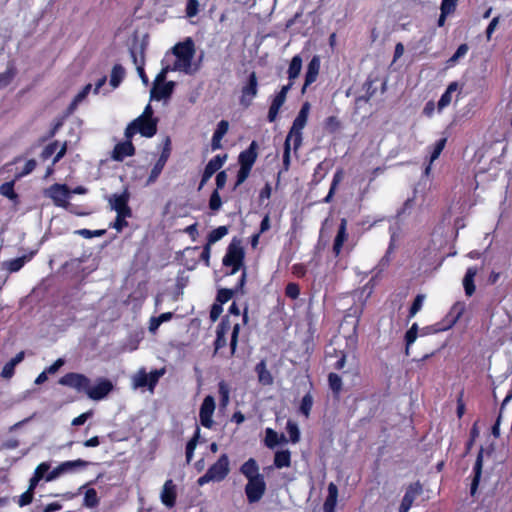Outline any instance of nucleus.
Masks as SVG:
<instances>
[{
	"instance_id": "60",
	"label": "nucleus",
	"mask_w": 512,
	"mask_h": 512,
	"mask_svg": "<svg viewBox=\"0 0 512 512\" xmlns=\"http://www.w3.org/2000/svg\"><path fill=\"white\" fill-rule=\"evenodd\" d=\"M424 295H418L413 304H412V307L410 309V315L411 316H414L418 311H420V309L422 308V305L424 303Z\"/></svg>"
},
{
	"instance_id": "19",
	"label": "nucleus",
	"mask_w": 512,
	"mask_h": 512,
	"mask_svg": "<svg viewBox=\"0 0 512 512\" xmlns=\"http://www.w3.org/2000/svg\"><path fill=\"white\" fill-rule=\"evenodd\" d=\"M257 94V78L255 73H251L249 76V81L246 86L242 89V96H241V104H243L245 107H248L253 98Z\"/></svg>"
},
{
	"instance_id": "48",
	"label": "nucleus",
	"mask_w": 512,
	"mask_h": 512,
	"mask_svg": "<svg viewBox=\"0 0 512 512\" xmlns=\"http://www.w3.org/2000/svg\"><path fill=\"white\" fill-rule=\"evenodd\" d=\"M224 237V226H219L212 230L207 237V245L211 246L215 242L221 240Z\"/></svg>"
},
{
	"instance_id": "57",
	"label": "nucleus",
	"mask_w": 512,
	"mask_h": 512,
	"mask_svg": "<svg viewBox=\"0 0 512 512\" xmlns=\"http://www.w3.org/2000/svg\"><path fill=\"white\" fill-rule=\"evenodd\" d=\"M340 128V121L335 116H330L325 120V129L329 132H336Z\"/></svg>"
},
{
	"instance_id": "64",
	"label": "nucleus",
	"mask_w": 512,
	"mask_h": 512,
	"mask_svg": "<svg viewBox=\"0 0 512 512\" xmlns=\"http://www.w3.org/2000/svg\"><path fill=\"white\" fill-rule=\"evenodd\" d=\"M63 474L64 473L62 471V468L60 467V465H58L53 470H51L50 472H48L46 474L45 480L47 482H50V481H53V480L57 479L58 477H60Z\"/></svg>"
},
{
	"instance_id": "53",
	"label": "nucleus",
	"mask_w": 512,
	"mask_h": 512,
	"mask_svg": "<svg viewBox=\"0 0 512 512\" xmlns=\"http://www.w3.org/2000/svg\"><path fill=\"white\" fill-rule=\"evenodd\" d=\"M328 380H329L330 388L335 393H339L341 391V389H342V380H341V378L337 374H335V373H330L329 377H328Z\"/></svg>"
},
{
	"instance_id": "33",
	"label": "nucleus",
	"mask_w": 512,
	"mask_h": 512,
	"mask_svg": "<svg viewBox=\"0 0 512 512\" xmlns=\"http://www.w3.org/2000/svg\"><path fill=\"white\" fill-rule=\"evenodd\" d=\"M482 465H483V451L481 450L477 456L476 463L474 466L475 476H474V479L471 484V494L472 495H474L477 490V487H478V484L480 481V477H481V473H482Z\"/></svg>"
},
{
	"instance_id": "41",
	"label": "nucleus",
	"mask_w": 512,
	"mask_h": 512,
	"mask_svg": "<svg viewBox=\"0 0 512 512\" xmlns=\"http://www.w3.org/2000/svg\"><path fill=\"white\" fill-rule=\"evenodd\" d=\"M446 144V139H440L434 146L433 152L430 156V163H433L441 154L442 150L444 149ZM431 164H429L425 169V174L428 175L431 170Z\"/></svg>"
},
{
	"instance_id": "13",
	"label": "nucleus",
	"mask_w": 512,
	"mask_h": 512,
	"mask_svg": "<svg viewBox=\"0 0 512 512\" xmlns=\"http://www.w3.org/2000/svg\"><path fill=\"white\" fill-rule=\"evenodd\" d=\"M129 198V192L124 190L121 194H113L109 199V203L117 214L132 215V210L128 205Z\"/></svg>"
},
{
	"instance_id": "56",
	"label": "nucleus",
	"mask_w": 512,
	"mask_h": 512,
	"mask_svg": "<svg viewBox=\"0 0 512 512\" xmlns=\"http://www.w3.org/2000/svg\"><path fill=\"white\" fill-rule=\"evenodd\" d=\"M199 12V1L198 0H187L186 15L187 17H194Z\"/></svg>"
},
{
	"instance_id": "9",
	"label": "nucleus",
	"mask_w": 512,
	"mask_h": 512,
	"mask_svg": "<svg viewBox=\"0 0 512 512\" xmlns=\"http://www.w3.org/2000/svg\"><path fill=\"white\" fill-rule=\"evenodd\" d=\"M266 491L264 477H256L248 480L245 487L247 499L250 503L258 502Z\"/></svg>"
},
{
	"instance_id": "15",
	"label": "nucleus",
	"mask_w": 512,
	"mask_h": 512,
	"mask_svg": "<svg viewBox=\"0 0 512 512\" xmlns=\"http://www.w3.org/2000/svg\"><path fill=\"white\" fill-rule=\"evenodd\" d=\"M461 93V87L458 82H451L445 92L442 94L440 100L438 101L437 107L438 111H442L446 107H448L454 98H457Z\"/></svg>"
},
{
	"instance_id": "12",
	"label": "nucleus",
	"mask_w": 512,
	"mask_h": 512,
	"mask_svg": "<svg viewBox=\"0 0 512 512\" xmlns=\"http://www.w3.org/2000/svg\"><path fill=\"white\" fill-rule=\"evenodd\" d=\"M136 153L132 138H125L123 142H119L114 146L111 158L114 161L122 162L126 157L134 156Z\"/></svg>"
},
{
	"instance_id": "1",
	"label": "nucleus",
	"mask_w": 512,
	"mask_h": 512,
	"mask_svg": "<svg viewBox=\"0 0 512 512\" xmlns=\"http://www.w3.org/2000/svg\"><path fill=\"white\" fill-rule=\"evenodd\" d=\"M58 383L74 388L78 392H84L94 401L104 399L114 388L112 382L107 378H98L96 385L91 386V381L86 375L76 372L66 373L58 380Z\"/></svg>"
},
{
	"instance_id": "45",
	"label": "nucleus",
	"mask_w": 512,
	"mask_h": 512,
	"mask_svg": "<svg viewBox=\"0 0 512 512\" xmlns=\"http://www.w3.org/2000/svg\"><path fill=\"white\" fill-rule=\"evenodd\" d=\"M0 194L11 200L17 198V194L14 190V181L5 182L0 186Z\"/></svg>"
},
{
	"instance_id": "61",
	"label": "nucleus",
	"mask_w": 512,
	"mask_h": 512,
	"mask_svg": "<svg viewBox=\"0 0 512 512\" xmlns=\"http://www.w3.org/2000/svg\"><path fill=\"white\" fill-rule=\"evenodd\" d=\"M456 2L454 0H443L441 4V12L443 14H450L454 11Z\"/></svg>"
},
{
	"instance_id": "26",
	"label": "nucleus",
	"mask_w": 512,
	"mask_h": 512,
	"mask_svg": "<svg viewBox=\"0 0 512 512\" xmlns=\"http://www.w3.org/2000/svg\"><path fill=\"white\" fill-rule=\"evenodd\" d=\"M477 273L478 269L476 267H470L466 271L463 278V286L467 296H471L475 292L474 278Z\"/></svg>"
},
{
	"instance_id": "21",
	"label": "nucleus",
	"mask_w": 512,
	"mask_h": 512,
	"mask_svg": "<svg viewBox=\"0 0 512 512\" xmlns=\"http://www.w3.org/2000/svg\"><path fill=\"white\" fill-rule=\"evenodd\" d=\"M223 163L224 156L221 157L220 155H216L208 162L204 169L199 188H201L212 177V175L222 167Z\"/></svg>"
},
{
	"instance_id": "58",
	"label": "nucleus",
	"mask_w": 512,
	"mask_h": 512,
	"mask_svg": "<svg viewBox=\"0 0 512 512\" xmlns=\"http://www.w3.org/2000/svg\"><path fill=\"white\" fill-rule=\"evenodd\" d=\"M77 233L85 238H92V237H100L106 233V230H89V229H81L78 230Z\"/></svg>"
},
{
	"instance_id": "4",
	"label": "nucleus",
	"mask_w": 512,
	"mask_h": 512,
	"mask_svg": "<svg viewBox=\"0 0 512 512\" xmlns=\"http://www.w3.org/2000/svg\"><path fill=\"white\" fill-rule=\"evenodd\" d=\"M310 112V104L305 102L298 115L293 121V124L286 137L287 142L293 143V149L297 150L302 144V130L307 124L308 116Z\"/></svg>"
},
{
	"instance_id": "50",
	"label": "nucleus",
	"mask_w": 512,
	"mask_h": 512,
	"mask_svg": "<svg viewBox=\"0 0 512 512\" xmlns=\"http://www.w3.org/2000/svg\"><path fill=\"white\" fill-rule=\"evenodd\" d=\"M313 406V397L311 394H306L301 401L300 405V411L303 413L306 417L309 416L311 408Z\"/></svg>"
},
{
	"instance_id": "51",
	"label": "nucleus",
	"mask_w": 512,
	"mask_h": 512,
	"mask_svg": "<svg viewBox=\"0 0 512 512\" xmlns=\"http://www.w3.org/2000/svg\"><path fill=\"white\" fill-rule=\"evenodd\" d=\"M468 52V46L466 44H461L455 54L448 60V65L453 66L458 62V60L464 57Z\"/></svg>"
},
{
	"instance_id": "29",
	"label": "nucleus",
	"mask_w": 512,
	"mask_h": 512,
	"mask_svg": "<svg viewBox=\"0 0 512 512\" xmlns=\"http://www.w3.org/2000/svg\"><path fill=\"white\" fill-rule=\"evenodd\" d=\"M17 68L13 62H9L5 72L0 73V89L7 87L15 78Z\"/></svg>"
},
{
	"instance_id": "35",
	"label": "nucleus",
	"mask_w": 512,
	"mask_h": 512,
	"mask_svg": "<svg viewBox=\"0 0 512 512\" xmlns=\"http://www.w3.org/2000/svg\"><path fill=\"white\" fill-rule=\"evenodd\" d=\"M125 77V69L121 64H115L110 75V85L117 88Z\"/></svg>"
},
{
	"instance_id": "7",
	"label": "nucleus",
	"mask_w": 512,
	"mask_h": 512,
	"mask_svg": "<svg viewBox=\"0 0 512 512\" xmlns=\"http://www.w3.org/2000/svg\"><path fill=\"white\" fill-rule=\"evenodd\" d=\"M165 373V370L155 369L150 373H147L144 368L140 369L133 377V384L136 388L147 387L150 391H153L159 382L160 377Z\"/></svg>"
},
{
	"instance_id": "43",
	"label": "nucleus",
	"mask_w": 512,
	"mask_h": 512,
	"mask_svg": "<svg viewBox=\"0 0 512 512\" xmlns=\"http://www.w3.org/2000/svg\"><path fill=\"white\" fill-rule=\"evenodd\" d=\"M418 335V326L414 323L411 328L406 332L405 341H406V355H409L410 346L416 341Z\"/></svg>"
},
{
	"instance_id": "39",
	"label": "nucleus",
	"mask_w": 512,
	"mask_h": 512,
	"mask_svg": "<svg viewBox=\"0 0 512 512\" xmlns=\"http://www.w3.org/2000/svg\"><path fill=\"white\" fill-rule=\"evenodd\" d=\"M256 371L258 373L259 381L264 385H269L272 383L273 379L269 371L266 369V364L264 361H261L256 366Z\"/></svg>"
},
{
	"instance_id": "23",
	"label": "nucleus",
	"mask_w": 512,
	"mask_h": 512,
	"mask_svg": "<svg viewBox=\"0 0 512 512\" xmlns=\"http://www.w3.org/2000/svg\"><path fill=\"white\" fill-rule=\"evenodd\" d=\"M224 305V287L217 289L216 300L210 310V320L215 322L223 311Z\"/></svg>"
},
{
	"instance_id": "32",
	"label": "nucleus",
	"mask_w": 512,
	"mask_h": 512,
	"mask_svg": "<svg viewBox=\"0 0 512 512\" xmlns=\"http://www.w3.org/2000/svg\"><path fill=\"white\" fill-rule=\"evenodd\" d=\"M291 464V453L289 450H278L274 456V465L278 469L289 467Z\"/></svg>"
},
{
	"instance_id": "63",
	"label": "nucleus",
	"mask_w": 512,
	"mask_h": 512,
	"mask_svg": "<svg viewBox=\"0 0 512 512\" xmlns=\"http://www.w3.org/2000/svg\"><path fill=\"white\" fill-rule=\"evenodd\" d=\"M300 290L297 284L289 283L286 287V295L291 299H296L299 296Z\"/></svg>"
},
{
	"instance_id": "17",
	"label": "nucleus",
	"mask_w": 512,
	"mask_h": 512,
	"mask_svg": "<svg viewBox=\"0 0 512 512\" xmlns=\"http://www.w3.org/2000/svg\"><path fill=\"white\" fill-rule=\"evenodd\" d=\"M320 67H321L320 57L318 55L313 56L306 68L305 82H304L302 92H304L305 89L309 85H311L312 83H314L317 80V77L320 72Z\"/></svg>"
},
{
	"instance_id": "14",
	"label": "nucleus",
	"mask_w": 512,
	"mask_h": 512,
	"mask_svg": "<svg viewBox=\"0 0 512 512\" xmlns=\"http://www.w3.org/2000/svg\"><path fill=\"white\" fill-rule=\"evenodd\" d=\"M215 410V401L212 396H206L200 407V422L206 427L210 428L213 424L212 415Z\"/></svg>"
},
{
	"instance_id": "40",
	"label": "nucleus",
	"mask_w": 512,
	"mask_h": 512,
	"mask_svg": "<svg viewBox=\"0 0 512 512\" xmlns=\"http://www.w3.org/2000/svg\"><path fill=\"white\" fill-rule=\"evenodd\" d=\"M99 498L97 492L94 488H89L86 490L84 495V506L88 508H94L98 505Z\"/></svg>"
},
{
	"instance_id": "10",
	"label": "nucleus",
	"mask_w": 512,
	"mask_h": 512,
	"mask_svg": "<svg viewBox=\"0 0 512 512\" xmlns=\"http://www.w3.org/2000/svg\"><path fill=\"white\" fill-rule=\"evenodd\" d=\"M222 479H224V454L219 456L217 462L197 482L200 486H203L210 481H221Z\"/></svg>"
},
{
	"instance_id": "49",
	"label": "nucleus",
	"mask_w": 512,
	"mask_h": 512,
	"mask_svg": "<svg viewBox=\"0 0 512 512\" xmlns=\"http://www.w3.org/2000/svg\"><path fill=\"white\" fill-rule=\"evenodd\" d=\"M34 491L32 487L28 486V489L22 493L18 499V505L20 507L27 506L32 503L34 497Z\"/></svg>"
},
{
	"instance_id": "27",
	"label": "nucleus",
	"mask_w": 512,
	"mask_h": 512,
	"mask_svg": "<svg viewBox=\"0 0 512 512\" xmlns=\"http://www.w3.org/2000/svg\"><path fill=\"white\" fill-rule=\"evenodd\" d=\"M91 463L89 461L83 459L69 460L60 463V467L62 468L63 473H73L78 469H84L88 467Z\"/></svg>"
},
{
	"instance_id": "31",
	"label": "nucleus",
	"mask_w": 512,
	"mask_h": 512,
	"mask_svg": "<svg viewBox=\"0 0 512 512\" xmlns=\"http://www.w3.org/2000/svg\"><path fill=\"white\" fill-rule=\"evenodd\" d=\"M241 471L242 473L246 476V478L248 480L250 479H254L256 477H263L260 473H259V468H258V465L256 463V461L254 459H249L248 461H246L242 467H241Z\"/></svg>"
},
{
	"instance_id": "20",
	"label": "nucleus",
	"mask_w": 512,
	"mask_h": 512,
	"mask_svg": "<svg viewBox=\"0 0 512 512\" xmlns=\"http://www.w3.org/2000/svg\"><path fill=\"white\" fill-rule=\"evenodd\" d=\"M174 87L175 83L173 81L165 83L155 82L151 90V98L155 100L167 99L172 95Z\"/></svg>"
},
{
	"instance_id": "47",
	"label": "nucleus",
	"mask_w": 512,
	"mask_h": 512,
	"mask_svg": "<svg viewBox=\"0 0 512 512\" xmlns=\"http://www.w3.org/2000/svg\"><path fill=\"white\" fill-rule=\"evenodd\" d=\"M215 340V351L218 352L224 346V319L217 325Z\"/></svg>"
},
{
	"instance_id": "3",
	"label": "nucleus",
	"mask_w": 512,
	"mask_h": 512,
	"mask_svg": "<svg viewBox=\"0 0 512 512\" xmlns=\"http://www.w3.org/2000/svg\"><path fill=\"white\" fill-rule=\"evenodd\" d=\"M173 54L176 56V60L174 61L171 70L188 72L195 54L193 41L188 38L183 42L177 43L173 47Z\"/></svg>"
},
{
	"instance_id": "42",
	"label": "nucleus",
	"mask_w": 512,
	"mask_h": 512,
	"mask_svg": "<svg viewBox=\"0 0 512 512\" xmlns=\"http://www.w3.org/2000/svg\"><path fill=\"white\" fill-rule=\"evenodd\" d=\"M165 165H166V162H164L160 159H157L156 163L154 164V166L152 167V169L150 171L147 182L154 183L158 179L160 174L162 173Z\"/></svg>"
},
{
	"instance_id": "37",
	"label": "nucleus",
	"mask_w": 512,
	"mask_h": 512,
	"mask_svg": "<svg viewBox=\"0 0 512 512\" xmlns=\"http://www.w3.org/2000/svg\"><path fill=\"white\" fill-rule=\"evenodd\" d=\"M285 99H283L282 96H275L272 103H271V106L269 108V112H268V120L270 122H273L275 121V119L277 118V115L282 107V105L285 103Z\"/></svg>"
},
{
	"instance_id": "24",
	"label": "nucleus",
	"mask_w": 512,
	"mask_h": 512,
	"mask_svg": "<svg viewBox=\"0 0 512 512\" xmlns=\"http://www.w3.org/2000/svg\"><path fill=\"white\" fill-rule=\"evenodd\" d=\"M338 498V488L334 483L328 485V496L324 502V512H334Z\"/></svg>"
},
{
	"instance_id": "5",
	"label": "nucleus",
	"mask_w": 512,
	"mask_h": 512,
	"mask_svg": "<svg viewBox=\"0 0 512 512\" xmlns=\"http://www.w3.org/2000/svg\"><path fill=\"white\" fill-rule=\"evenodd\" d=\"M158 119H143L137 117L126 127L125 138H133L137 133L146 138H151L157 133Z\"/></svg>"
},
{
	"instance_id": "25",
	"label": "nucleus",
	"mask_w": 512,
	"mask_h": 512,
	"mask_svg": "<svg viewBox=\"0 0 512 512\" xmlns=\"http://www.w3.org/2000/svg\"><path fill=\"white\" fill-rule=\"evenodd\" d=\"M347 237H348V235H347V220L343 218L341 220V223H340V226L338 229V233L336 235L334 245H333V250L336 255H338L341 252L342 246H343L344 242L347 240Z\"/></svg>"
},
{
	"instance_id": "30",
	"label": "nucleus",
	"mask_w": 512,
	"mask_h": 512,
	"mask_svg": "<svg viewBox=\"0 0 512 512\" xmlns=\"http://www.w3.org/2000/svg\"><path fill=\"white\" fill-rule=\"evenodd\" d=\"M286 438L285 436L282 434V435H279L276 431H274L273 429L271 428H267L266 431H265V445L268 447V448H274L275 446H277L278 444L282 443V442H286Z\"/></svg>"
},
{
	"instance_id": "28",
	"label": "nucleus",
	"mask_w": 512,
	"mask_h": 512,
	"mask_svg": "<svg viewBox=\"0 0 512 512\" xmlns=\"http://www.w3.org/2000/svg\"><path fill=\"white\" fill-rule=\"evenodd\" d=\"M49 469H50V464L48 462L40 463L36 467L33 476L29 480V486L32 487L33 489H35L37 487L39 481L43 477L46 476L45 474L49 471Z\"/></svg>"
},
{
	"instance_id": "44",
	"label": "nucleus",
	"mask_w": 512,
	"mask_h": 512,
	"mask_svg": "<svg viewBox=\"0 0 512 512\" xmlns=\"http://www.w3.org/2000/svg\"><path fill=\"white\" fill-rule=\"evenodd\" d=\"M287 433L292 443H297L300 440V431L298 425L293 421H288L286 426Z\"/></svg>"
},
{
	"instance_id": "2",
	"label": "nucleus",
	"mask_w": 512,
	"mask_h": 512,
	"mask_svg": "<svg viewBox=\"0 0 512 512\" xmlns=\"http://www.w3.org/2000/svg\"><path fill=\"white\" fill-rule=\"evenodd\" d=\"M243 259H244V248L241 240L234 238L228 247V253L226 254V274H228L227 269L231 268L230 274H235L236 272L242 270L239 283L237 286L241 288L244 285L245 281V271L243 270Z\"/></svg>"
},
{
	"instance_id": "62",
	"label": "nucleus",
	"mask_w": 512,
	"mask_h": 512,
	"mask_svg": "<svg viewBox=\"0 0 512 512\" xmlns=\"http://www.w3.org/2000/svg\"><path fill=\"white\" fill-rule=\"evenodd\" d=\"M36 166H37L36 160H34V159H29V160L25 163V165H24V167H23L22 171L20 172L19 176H26V175L30 174L31 172H33V171H34V169L36 168Z\"/></svg>"
},
{
	"instance_id": "54",
	"label": "nucleus",
	"mask_w": 512,
	"mask_h": 512,
	"mask_svg": "<svg viewBox=\"0 0 512 512\" xmlns=\"http://www.w3.org/2000/svg\"><path fill=\"white\" fill-rule=\"evenodd\" d=\"M132 215H126V214H117L116 219L114 223L110 226L117 231H122L123 228L128 226V222L126 221V218L131 217Z\"/></svg>"
},
{
	"instance_id": "18",
	"label": "nucleus",
	"mask_w": 512,
	"mask_h": 512,
	"mask_svg": "<svg viewBox=\"0 0 512 512\" xmlns=\"http://www.w3.org/2000/svg\"><path fill=\"white\" fill-rule=\"evenodd\" d=\"M421 492L422 488L420 484L415 483L410 485L403 496L399 507V512H408L413 505L414 500L421 494Z\"/></svg>"
},
{
	"instance_id": "36",
	"label": "nucleus",
	"mask_w": 512,
	"mask_h": 512,
	"mask_svg": "<svg viewBox=\"0 0 512 512\" xmlns=\"http://www.w3.org/2000/svg\"><path fill=\"white\" fill-rule=\"evenodd\" d=\"M199 437H200V428L196 427L193 437L186 444L185 454H186L187 463H190L193 458L194 450L197 446Z\"/></svg>"
},
{
	"instance_id": "8",
	"label": "nucleus",
	"mask_w": 512,
	"mask_h": 512,
	"mask_svg": "<svg viewBox=\"0 0 512 512\" xmlns=\"http://www.w3.org/2000/svg\"><path fill=\"white\" fill-rule=\"evenodd\" d=\"M46 195L51 198L57 207L68 208L71 191L66 184L55 183L46 190Z\"/></svg>"
},
{
	"instance_id": "22",
	"label": "nucleus",
	"mask_w": 512,
	"mask_h": 512,
	"mask_svg": "<svg viewBox=\"0 0 512 512\" xmlns=\"http://www.w3.org/2000/svg\"><path fill=\"white\" fill-rule=\"evenodd\" d=\"M24 352L20 351L17 353L12 359H10L2 368L1 377L5 379H10L13 377L15 373V367L24 359Z\"/></svg>"
},
{
	"instance_id": "59",
	"label": "nucleus",
	"mask_w": 512,
	"mask_h": 512,
	"mask_svg": "<svg viewBox=\"0 0 512 512\" xmlns=\"http://www.w3.org/2000/svg\"><path fill=\"white\" fill-rule=\"evenodd\" d=\"M170 154H171V141L169 138H167L158 159L167 163V161L170 157Z\"/></svg>"
},
{
	"instance_id": "11",
	"label": "nucleus",
	"mask_w": 512,
	"mask_h": 512,
	"mask_svg": "<svg viewBox=\"0 0 512 512\" xmlns=\"http://www.w3.org/2000/svg\"><path fill=\"white\" fill-rule=\"evenodd\" d=\"M465 303L463 302H456L450 309V312L448 313L446 319H445V325L444 326H438L432 328V332H440L445 331L453 327L457 321L461 318L465 311Z\"/></svg>"
},
{
	"instance_id": "34",
	"label": "nucleus",
	"mask_w": 512,
	"mask_h": 512,
	"mask_svg": "<svg viewBox=\"0 0 512 512\" xmlns=\"http://www.w3.org/2000/svg\"><path fill=\"white\" fill-rule=\"evenodd\" d=\"M302 70V58L299 55H295L288 68L289 81H293L298 78Z\"/></svg>"
},
{
	"instance_id": "55",
	"label": "nucleus",
	"mask_w": 512,
	"mask_h": 512,
	"mask_svg": "<svg viewBox=\"0 0 512 512\" xmlns=\"http://www.w3.org/2000/svg\"><path fill=\"white\" fill-rule=\"evenodd\" d=\"M221 205H222L221 197H220L218 191L214 190L213 193L210 196L209 208L212 211H217V210L220 209Z\"/></svg>"
},
{
	"instance_id": "52",
	"label": "nucleus",
	"mask_w": 512,
	"mask_h": 512,
	"mask_svg": "<svg viewBox=\"0 0 512 512\" xmlns=\"http://www.w3.org/2000/svg\"><path fill=\"white\" fill-rule=\"evenodd\" d=\"M57 148H58V141L49 143L41 152L40 159L42 161L48 160L55 153Z\"/></svg>"
},
{
	"instance_id": "16",
	"label": "nucleus",
	"mask_w": 512,
	"mask_h": 512,
	"mask_svg": "<svg viewBox=\"0 0 512 512\" xmlns=\"http://www.w3.org/2000/svg\"><path fill=\"white\" fill-rule=\"evenodd\" d=\"M161 502L167 508H173L176 504L177 499V490L176 485L173 483V480L168 479L165 481L162 491H161Z\"/></svg>"
},
{
	"instance_id": "38",
	"label": "nucleus",
	"mask_w": 512,
	"mask_h": 512,
	"mask_svg": "<svg viewBox=\"0 0 512 512\" xmlns=\"http://www.w3.org/2000/svg\"><path fill=\"white\" fill-rule=\"evenodd\" d=\"M224 136V119L220 120L217 124V128L212 137L211 147L212 150L221 148V139Z\"/></svg>"
},
{
	"instance_id": "46",
	"label": "nucleus",
	"mask_w": 512,
	"mask_h": 512,
	"mask_svg": "<svg viewBox=\"0 0 512 512\" xmlns=\"http://www.w3.org/2000/svg\"><path fill=\"white\" fill-rule=\"evenodd\" d=\"M28 258L26 256L17 257L7 262V269L10 272L19 271L26 263Z\"/></svg>"
},
{
	"instance_id": "6",
	"label": "nucleus",
	"mask_w": 512,
	"mask_h": 512,
	"mask_svg": "<svg viewBox=\"0 0 512 512\" xmlns=\"http://www.w3.org/2000/svg\"><path fill=\"white\" fill-rule=\"evenodd\" d=\"M256 149H257V144L255 141H253L247 150L240 153L239 159H238L239 164H240V169L237 174L236 186L242 184L249 176L251 168L254 165L256 158H257Z\"/></svg>"
}]
</instances>
